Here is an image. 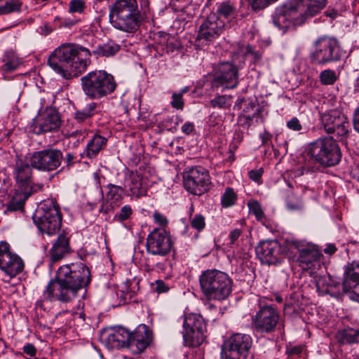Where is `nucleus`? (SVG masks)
Wrapping results in <instances>:
<instances>
[{"instance_id":"dca6fc26","label":"nucleus","mask_w":359,"mask_h":359,"mask_svg":"<svg viewBox=\"0 0 359 359\" xmlns=\"http://www.w3.org/2000/svg\"><path fill=\"white\" fill-rule=\"evenodd\" d=\"M238 69L229 62H219L213 69L212 86L213 88L224 86L233 88L238 83Z\"/></svg>"},{"instance_id":"ea45409f","label":"nucleus","mask_w":359,"mask_h":359,"mask_svg":"<svg viewBox=\"0 0 359 359\" xmlns=\"http://www.w3.org/2000/svg\"><path fill=\"white\" fill-rule=\"evenodd\" d=\"M22 2L19 0H7L4 5L0 6V15H6L13 12H19Z\"/></svg>"},{"instance_id":"603ef678","label":"nucleus","mask_w":359,"mask_h":359,"mask_svg":"<svg viewBox=\"0 0 359 359\" xmlns=\"http://www.w3.org/2000/svg\"><path fill=\"white\" fill-rule=\"evenodd\" d=\"M287 127L294 131H299L302 129V124L296 117L291 118L287 122Z\"/></svg>"},{"instance_id":"680f3d73","label":"nucleus","mask_w":359,"mask_h":359,"mask_svg":"<svg viewBox=\"0 0 359 359\" xmlns=\"http://www.w3.org/2000/svg\"><path fill=\"white\" fill-rule=\"evenodd\" d=\"M194 129V125L193 123H191V122H186L183 124V126H182V133L187 134V135H189L191 133L193 132Z\"/></svg>"},{"instance_id":"e2e57ef3","label":"nucleus","mask_w":359,"mask_h":359,"mask_svg":"<svg viewBox=\"0 0 359 359\" xmlns=\"http://www.w3.org/2000/svg\"><path fill=\"white\" fill-rule=\"evenodd\" d=\"M323 251L325 254L331 255L337 251V248L335 245L329 243L326 245Z\"/></svg>"},{"instance_id":"4be33fe9","label":"nucleus","mask_w":359,"mask_h":359,"mask_svg":"<svg viewBox=\"0 0 359 359\" xmlns=\"http://www.w3.org/2000/svg\"><path fill=\"white\" fill-rule=\"evenodd\" d=\"M342 289L350 299L359 303V262L353 261L344 266Z\"/></svg>"},{"instance_id":"338daca9","label":"nucleus","mask_w":359,"mask_h":359,"mask_svg":"<svg viewBox=\"0 0 359 359\" xmlns=\"http://www.w3.org/2000/svg\"><path fill=\"white\" fill-rule=\"evenodd\" d=\"M302 351V348L300 346H294L290 349L289 353L290 354H295L298 355L301 353Z\"/></svg>"},{"instance_id":"f03ea898","label":"nucleus","mask_w":359,"mask_h":359,"mask_svg":"<svg viewBox=\"0 0 359 359\" xmlns=\"http://www.w3.org/2000/svg\"><path fill=\"white\" fill-rule=\"evenodd\" d=\"M91 53L76 43H63L50 55L48 64L65 79L76 77L85 72L91 60Z\"/></svg>"},{"instance_id":"1a4fd4ad","label":"nucleus","mask_w":359,"mask_h":359,"mask_svg":"<svg viewBox=\"0 0 359 359\" xmlns=\"http://www.w3.org/2000/svg\"><path fill=\"white\" fill-rule=\"evenodd\" d=\"M182 334L184 344L189 347H198L205 338L206 326L200 314L187 313L183 316Z\"/></svg>"},{"instance_id":"6e6d98bb","label":"nucleus","mask_w":359,"mask_h":359,"mask_svg":"<svg viewBox=\"0 0 359 359\" xmlns=\"http://www.w3.org/2000/svg\"><path fill=\"white\" fill-rule=\"evenodd\" d=\"M23 351L29 356H34L36 355V348L32 344H27L23 347Z\"/></svg>"},{"instance_id":"69168bd1","label":"nucleus","mask_w":359,"mask_h":359,"mask_svg":"<svg viewBox=\"0 0 359 359\" xmlns=\"http://www.w3.org/2000/svg\"><path fill=\"white\" fill-rule=\"evenodd\" d=\"M76 20L71 19H65L62 22V26L67 28H70L76 23Z\"/></svg>"},{"instance_id":"3c124183","label":"nucleus","mask_w":359,"mask_h":359,"mask_svg":"<svg viewBox=\"0 0 359 359\" xmlns=\"http://www.w3.org/2000/svg\"><path fill=\"white\" fill-rule=\"evenodd\" d=\"M153 217L155 223L161 226V229H164L168 223L167 218L157 211L154 212Z\"/></svg>"},{"instance_id":"a19ab883","label":"nucleus","mask_w":359,"mask_h":359,"mask_svg":"<svg viewBox=\"0 0 359 359\" xmlns=\"http://www.w3.org/2000/svg\"><path fill=\"white\" fill-rule=\"evenodd\" d=\"M133 214V210L130 205H124L120 210L116 213L114 220L118 223H123L129 220Z\"/></svg>"},{"instance_id":"20e7f679","label":"nucleus","mask_w":359,"mask_h":359,"mask_svg":"<svg viewBox=\"0 0 359 359\" xmlns=\"http://www.w3.org/2000/svg\"><path fill=\"white\" fill-rule=\"evenodd\" d=\"M109 17L115 29L127 33L135 32L143 19L137 0H116L110 7Z\"/></svg>"},{"instance_id":"f704fd0d","label":"nucleus","mask_w":359,"mask_h":359,"mask_svg":"<svg viewBox=\"0 0 359 359\" xmlns=\"http://www.w3.org/2000/svg\"><path fill=\"white\" fill-rule=\"evenodd\" d=\"M329 281H331L330 277H320L316 280V286L317 290L321 294H328L332 297H337L339 294V291L332 290V285Z\"/></svg>"},{"instance_id":"a211bd4d","label":"nucleus","mask_w":359,"mask_h":359,"mask_svg":"<svg viewBox=\"0 0 359 359\" xmlns=\"http://www.w3.org/2000/svg\"><path fill=\"white\" fill-rule=\"evenodd\" d=\"M273 22L280 30L285 32L291 27L302 25L304 22L292 0L276 10L273 15Z\"/></svg>"},{"instance_id":"13d9d810","label":"nucleus","mask_w":359,"mask_h":359,"mask_svg":"<svg viewBox=\"0 0 359 359\" xmlns=\"http://www.w3.org/2000/svg\"><path fill=\"white\" fill-rule=\"evenodd\" d=\"M257 109H259V107H257L255 103L249 102L245 104L241 114H252L253 111H256Z\"/></svg>"},{"instance_id":"9d476101","label":"nucleus","mask_w":359,"mask_h":359,"mask_svg":"<svg viewBox=\"0 0 359 359\" xmlns=\"http://www.w3.org/2000/svg\"><path fill=\"white\" fill-rule=\"evenodd\" d=\"M252 345V337L247 334L236 333L224 342L222 349V359H248Z\"/></svg>"},{"instance_id":"0eeeda50","label":"nucleus","mask_w":359,"mask_h":359,"mask_svg":"<svg viewBox=\"0 0 359 359\" xmlns=\"http://www.w3.org/2000/svg\"><path fill=\"white\" fill-rule=\"evenodd\" d=\"M33 219L38 229L49 236L55 234L61 227L62 216L53 200L43 201Z\"/></svg>"},{"instance_id":"09e8293b","label":"nucleus","mask_w":359,"mask_h":359,"mask_svg":"<svg viewBox=\"0 0 359 359\" xmlns=\"http://www.w3.org/2000/svg\"><path fill=\"white\" fill-rule=\"evenodd\" d=\"M191 226L198 231H202L205 226V217L200 214L194 215L191 220Z\"/></svg>"},{"instance_id":"5701e85b","label":"nucleus","mask_w":359,"mask_h":359,"mask_svg":"<svg viewBox=\"0 0 359 359\" xmlns=\"http://www.w3.org/2000/svg\"><path fill=\"white\" fill-rule=\"evenodd\" d=\"M224 29V22L217 13H210L204 18L198 29L197 39L212 41L218 38Z\"/></svg>"},{"instance_id":"c9c22d12","label":"nucleus","mask_w":359,"mask_h":359,"mask_svg":"<svg viewBox=\"0 0 359 359\" xmlns=\"http://www.w3.org/2000/svg\"><path fill=\"white\" fill-rule=\"evenodd\" d=\"M119 46L114 43H107L97 47L93 53L98 56L110 57L119 50Z\"/></svg>"},{"instance_id":"6ab92c4d","label":"nucleus","mask_w":359,"mask_h":359,"mask_svg":"<svg viewBox=\"0 0 359 359\" xmlns=\"http://www.w3.org/2000/svg\"><path fill=\"white\" fill-rule=\"evenodd\" d=\"M61 126V118L58 111L52 107H46L43 111H39L33 119L31 129L36 135L52 132Z\"/></svg>"},{"instance_id":"7c9ffc66","label":"nucleus","mask_w":359,"mask_h":359,"mask_svg":"<svg viewBox=\"0 0 359 359\" xmlns=\"http://www.w3.org/2000/svg\"><path fill=\"white\" fill-rule=\"evenodd\" d=\"M107 142V139L104 137L98 134L94 135L88 142L82 156L90 159L95 158L98 154L105 147Z\"/></svg>"},{"instance_id":"c756f323","label":"nucleus","mask_w":359,"mask_h":359,"mask_svg":"<svg viewBox=\"0 0 359 359\" xmlns=\"http://www.w3.org/2000/svg\"><path fill=\"white\" fill-rule=\"evenodd\" d=\"M32 191L18 190L11 199L6 203L5 214L24 211L25 201L32 195Z\"/></svg>"},{"instance_id":"7ed1b4c3","label":"nucleus","mask_w":359,"mask_h":359,"mask_svg":"<svg viewBox=\"0 0 359 359\" xmlns=\"http://www.w3.org/2000/svg\"><path fill=\"white\" fill-rule=\"evenodd\" d=\"M306 156L310 159L296 170L295 176L318 171L319 167L315 163L323 167L334 166L340 162L341 153L336 140L332 137H325L310 143L306 149Z\"/></svg>"},{"instance_id":"4468645a","label":"nucleus","mask_w":359,"mask_h":359,"mask_svg":"<svg viewBox=\"0 0 359 359\" xmlns=\"http://www.w3.org/2000/svg\"><path fill=\"white\" fill-rule=\"evenodd\" d=\"M210 177L208 171L202 167H194L184 175V186L189 193L201 196L210 188Z\"/></svg>"},{"instance_id":"2f4dec72","label":"nucleus","mask_w":359,"mask_h":359,"mask_svg":"<svg viewBox=\"0 0 359 359\" xmlns=\"http://www.w3.org/2000/svg\"><path fill=\"white\" fill-rule=\"evenodd\" d=\"M106 189V200L110 203L112 208L120 205L124 195H126V189L121 185L109 183L105 186Z\"/></svg>"},{"instance_id":"cd10ccee","label":"nucleus","mask_w":359,"mask_h":359,"mask_svg":"<svg viewBox=\"0 0 359 359\" xmlns=\"http://www.w3.org/2000/svg\"><path fill=\"white\" fill-rule=\"evenodd\" d=\"M305 22L319 13L327 5V0H292Z\"/></svg>"},{"instance_id":"de8ad7c7","label":"nucleus","mask_w":359,"mask_h":359,"mask_svg":"<svg viewBox=\"0 0 359 359\" xmlns=\"http://www.w3.org/2000/svg\"><path fill=\"white\" fill-rule=\"evenodd\" d=\"M170 105L172 108L177 110H182L184 106V102L183 97L181 96V93H177L174 92L171 97Z\"/></svg>"},{"instance_id":"5fc2aeb1","label":"nucleus","mask_w":359,"mask_h":359,"mask_svg":"<svg viewBox=\"0 0 359 359\" xmlns=\"http://www.w3.org/2000/svg\"><path fill=\"white\" fill-rule=\"evenodd\" d=\"M156 290L158 293L166 292L169 290V287L162 280H156Z\"/></svg>"},{"instance_id":"864d4df0","label":"nucleus","mask_w":359,"mask_h":359,"mask_svg":"<svg viewBox=\"0 0 359 359\" xmlns=\"http://www.w3.org/2000/svg\"><path fill=\"white\" fill-rule=\"evenodd\" d=\"M263 174V170L262 168L258 170H251L248 172L249 177L255 181L258 182Z\"/></svg>"},{"instance_id":"a878e982","label":"nucleus","mask_w":359,"mask_h":359,"mask_svg":"<svg viewBox=\"0 0 359 359\" xmlns=\"http://www.w3.org/2000/svg\"><path fill=\"white\" fill-rule=\"evenodd\" d=\"M150 333L144 325H140L133 332H130L129 350L134 354L142 353L149 345Z\"/></svg>"},{"instance_id":"ddd939ff","label":"nucleus","mask_w":359,"mask_h":359,"mask_svg":"<svg viewBox=\"0 0 359 359\" xmlns=\"http://www.w3.org/2000/svg\"><path fill=\"white\" fill-rule=\"evenodd\" d=\"M255 251L261 262L268 265L280 264L288 253L285 244L283 247L276 240L260 241Z\"/></svg>"},{"instance_id":"37998d69","label":"nucleus","mask_w":359,"mask_h":359,"mask_svg":"<svg viewBox=\"0 0 359 359\" xmlns=\"http://www.w3.org/2000/svg\"><path fill=\"white\" fill-rule=\"evenodd\" d=\"M259 114V109L253 111L252 114H241L238 117V123L244 128H249L252 120Z\"/></svg>"},{"instance_id":"774afa93","label":"nucleus","mask_w":359,"mask_h":359,"mask_svg":"<svg viewBox=\"0 0 359 359\" xmlns=\"http://www.w3.org/2000/svg\"><path fill=\"white\" fill-rule=\"evenodd\" d=\"M351 175L353 178L359 181V165L356 166L351 170Z\"/></svg>"},{"instance_id":"49530a36","label":"nucleus","mask_w":359,"mask_h":359,"mask_svg":"<svg viewBox=\"0 0 359 359\" xmlns=\"http://www.w3.org/2000/svg\"><path fill=\"white\" fill-rule=\"evenodd\" d=\"M217 12L225 18H231L233 16L235 8L229 2H223L218 6Z\"/></svg>"},{"instance_id":"b1692460","label":"nucleus","mask_w":359,"mask_h":359,"mask_svg":"<svg viewBox=\"0 0 359 359\" xmlns=\"http://www.w3.org/2000/svg\"><path fill=\"white\" fill-rule=\"evenodd\" d=\"M279 320V313L272 306H264L253 318L255 327L262 332H273Z\"/></svg>"},{"instance_id":"72a5a7b5","label":"nucleus","mask_w":359,"mask_h":359,"mask_svg":"<svg viewBox=\"0 0 359 359\" xmlns=\"http://www.w3.org/2000/svg\"><path fill=\"white\" fill-rule=\"evenodd\" d=\"M337 339L341 344H353L359 342V329L346 328L337 334Z\"/></svg>"},{"instance_id":"2eb2a0df","label":"nucleus","mask_w":359,"mask_h":359,"mask_svg":"<svg viewBox=\"0 0 359 359\" xmlns=\"http://www.w3.org/2000/svg\"><path fill=\"white\" fill-rule=\"evenodd\" d=\"M63 155L60 149H47L32 154L29 163L32 168L43 172H51L61 165Z\"/></svg>"},{"instance_id":"c03bdc74","label":"nucleus","mask_w":359,"mask_h":359,"mask_svg":"<svg viewBox=\"0 0 359 359\" xmlns=\"http://www.w3.org/2000/svg\"><path fill=\"white\" fill-rule=\"evenodd\" d=\"M320 81L324 85H332L337 81V75L334 71L325 69L320 74Z\"/></svg>"},{"instance_id":"a18cd8bd","label":"nucleus","mask_w":359,"mask_h":359,"mask_svg":"<svg viewBox=\"0 0 359 359\" xmlns=\"http://www.w3.org/2000/svg\"><path fill=\"white\" fill-rule=\"evenodd\" d=\"M287 208L290 211H296L302 210L304 207L303 203L300 198L291 196L286 201Z\"/></svg>"},{"instance_id":"79ce46f5","label":"nucleus","mask_w":359,"mask_h":359,"mask_svg":"<svg viewBox=\"0 0 359 359\" xmlns=\"http://www.w3.org/2000/svg\"><path fill=\"white\" fill-rule=\"evenodd\" d=\"M230 97L226 95H218L210 101L212 108L226 109L229 107Z\"/></svg>"},{"instance_id":"0e129e2a","label":"nucleus","mask_w":359,"mask_h":359,"mask_svg":"<svg viewBox=\"0 0 359 359\" xmlns=\"http://www.w3.org/2000/svg\"><path fill=\"white\" fill-rule=\"evenodd\" d=\"M337 101L335 97H331L327 100L326 103H325V104L327 107L328 109H338L337 107Z\"/></svg>"},{"instance_id":"6e6552de","label":"nucleus","mask_w":359,"mask_h":359,"mask_svg":"<svg viewBox=\"0 0 359 359\" xmlns=\"http://www.w3.org/2000/svg\"><path fill=\"white\" fill-rule=\"evenodd\" d=\"M315 50L311 53V62L317 65H324L338 61L342 56L339 42L334 38L326 36L314 42Z\"/></svg>"},{"instance_id":"f8f14e48","label":"nucleus","mask_w":359,"mask_h":359,"mask_svg":"<svg viewBox=\"0 0 359 359\" xmlns=\"http://www.w3.org/2000/svg\"><path fill=\"white\" fill-rule=\"evenodd\" d=\"M320 121L327 134H336L339 137H344L348 133L349 123L347 118L337 108L320 111Z\"/></svg>"},{"instance_id":"4d7b16f0","label":"nucleus","mask_w":359,"mask_h":359,"mask_svg":"<svg viewBox=\"0 0 359 359\" xmlns=\"http://www.w3.org/2000/svg\"><path fill=\"white\" fill-rule=\"evenodd\" d=\"M259 137L262 139V142L263 145H269L272 137L271 134H270L266 130H264L262 133L259 135Z\"/></svg>"},{"instance_id":"393cba45","label":"nucleus","mask_w":359,"mask_h":359,"mask_svg":"<svg viewBox=\"0 0 359 359\" xmlns=\"http://www.w3.org/2000/svg\"><path fill=\"white\" fill-rule=\"evenodd\" d=\"M102 340L110 349L129 348L130 332L123 327H118L109 330L106 336L102 337Z\"/></svg>"},{"instance_id":"bf43d9fd","label":"nucleus","mask_w":359,"mask_h":359,"mask_svg":"<svg viewBox=\"0 0 359 359\" xmlns=\"http://www.w3.org/2000/svg\"><path fill=\"white\" fill-rule=\"evenodd\" d=\"M242 231L239 229H235L229 233V238L231 243H234L241 235Z\"/></svg>"},{"instance_id":"052dcab7","label":"nucleus","mask_w":359,"mask_h":359,"mask_svg":"<svg viewBox=\"0 0 359 359\" xmlns=\"http://www.w3.org/2000/svg\"><path fill=\"white\" fill-rule=\"evenodd\" d=\"M354 129L359 133V107L355 109L353 116Z\"/></svg>"},{"instance_id":"423d86ee","label":"nucleus","mask_w":359,"mask_h":359,"mask_svg":"<svg viewBox=\"0 0 359 359\" xmlns=\"http://www.w3.org/2000/svg\"><path fill=\"white\" fill-rule=\"evenodd\" d=\"M80 81L83 94L91 100L105 97L117 87L114 76L104 70L89 72L81 76Z\"/></svg>"},{"instance_id":"412c9836","label":"nucleus","mask_w":359,"mask_h":359,"mask_svg":"<svg viewBox=\"0 0 359 359\" xmlns=\"http://www.w3.org/2000/svg\"><path fill=\"white\" fill-rule=\"evenodd\" d=\"M32 168L31 164L20 158L15 161L13 170V176L15 180L19 190L32 191V193L37 189L42 188V185H33Z\"/></svg>"},{"instance_id":"f257e3e1","label":"nucleus","mask_w":359,"mask_h":359,"mask_svg":"<svg viewBox=\"0 0 359 359\" xmlns=\"http://www.w3.org/2000/svg\"><path fill=\"white\" fill-rule=\"evenodd\" d=\"M91 277L88 267L82 262L66 264L57 271L43 292L41 300L67 303L74 299L79 291L86 287Z\"/></svg>"},{"instance_id":"9b49d317","label":"nucleus","mask_w":359,"mask_h":359,"mask_svg":"<svg viewBox=\"0 0 359 359\" xmlns=\"http://www.w3.org/2000/svg\"><path fill=\"white\" fill-rule=\"evenodd\" d=\"M285 246L288 253L296 257L299 266L307 269L313 262L319 259L320 253L316 246L302 240L287 239Z\"/></svg>"},{"instance_id":"aec40b11","label":"nucleus","mask_w":359,"mask_h":359,"mask_svg":"<svg viewBox=\"0 0 359 359\" xmlns=\"http://www.w3.org/2000/svg\"><path fill=\"white\" fill-rule=\"evenodd\" d=\"M146 247L147 251L153 255H168L172 248L169 232L165 229H154L147 236Z\"/></svg>"},{"instance_id":"4c0bfd02","label":"nucleus","mask_w":359,"mask_h":359,"mask_svg":"<svg viewBox=\"0 0 359 359\" xmlns=\"http://www.w3.org/2000/svg\"><path fill=\"white\" fill-rule=\"evenodd\" d=\"M237 201V194L231 187H226L221 196V205L223 208L233 206Z\"/></svg>"},{"instance_id":"e433bc0d","label":"nucleus","mask_w":359,"mask_h":359,"mask_svg":"<svg viewBox=\"0 0 359 359\" xmlns=\"http://www.w3.org/2000/svg\"><path fill=\"white\" fill-rule=\"evenodd\" d=\"M96 106V103L92 102L87 104L83 109L76 111L74 113V119L79 123L89 119L94 115Z\"/></svg>"},{"instance_id":"473e14b6","label":"nucleus","mask_w":359,"mask_h":359,"mask_svg":"<svg viewBox=\"0 0 359 359\" xmlns=\"http://www.w3.org/2000/svg\"><path fill=\"white\" fill-rule=\"evenodd\" d=\"M171 6L175 12L180 13L179 16L184 20L196 14L194 6L191 4L190 0H172Z\"/></svg>"},{"instance_id":"39448f33","label":"nucleus","mask_w":359,"mask_h":359,"mask_svg":"<svg viewBox=\"0 0 359 359\" xmlns=\"http://www.w3.org/2000/svg\"><path fill=\"white\" fill-rule=\"evenodd\" d=\"M198 281L201 292L208 300L223 301L232 292V279L226 273L218 269L203 271Z\"/></svg>"},{"instance_id":"c85d7f7f","label":"nucleus","mask_w":359,"mask_h":359,"mask_svg":"<svg viewBox=\"0 0 359 359\" xmlns=\"http://www.w3.org/2000/svg\"><path fill=\"white\" fill-rule=\"evenodd\" d=\"M70 252L69 238L66 234H60L50 250V260L52 262H58Z\"/></svg>"},{"instance_id":"bb28decb","label":"nucleus","mask_w":359,"mask_h":359,"mask_svg":"<svg viewBox=\"0 0 359 359\" xmlns=\"http://www.w3.org/2000/svg\"><path fill=\"white\" fill-rule=\"evenodd\" d=\"M123 187L127 196L139 198L146 194L147 189L142 183V178L137 172H128L125 174Z\"/></svg>"},{"instance_id":"f3484780","label":"nucleus","mask_w":359,"mask_h":359,"mask_svg":"<svg viewBox=\"0 0 359 359\" xmlns=\"http://www.w3.org/2000/svg\"><path fill=\"white\" fill-rule=\"evenodd\" d=\"M24 262L6 241L0 242V269L10 278H14L24 269Z\"/></svg>"},{"instance_id":"8fccbe9b","label":"nucleus","mask_w":359,"mask_h":359,"mask_svg":"<svg viewBox=\"0 0 359 359\" xmlns=\"http://www.w3.org/2000/svg\"><path fill=\"white\" fill-rule=\"evenodd\" d=\"M84 8L85 3L83 0H72L69 5V12L81 13Z\"/></svg>"},{"instance_id":"58836bf2","label":"nucleus","mask_w":359,"mask_h":359,"mask_svg":"<svg viewBox=\"0 0 359 359\" xmlns=\"http://www.w3.org/2000/svg\"><path fill=\"white\" fill-rule=\"evenodd\" d=\"M248 207L250 213L254 215L256 219L264 223L266 220V215L263 211L261 204L256 200H250L248 202Z\"/></svg>"}]
</instances>
